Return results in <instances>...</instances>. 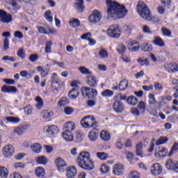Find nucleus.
<instances>
[{
    "instance_id": "obj_1",
    "label": "nucleus",
    "mask_w": 178,
    "mask_h": 178,
    "mask_svg": "<svg viewBox=\"0 0 178 178\" xmlns=\"http://www.w3.org/2000/svg\"><path fill=\"white\" fill-rule=\"evenodd\" d=\"M107 5V17L111 20H117L126 16L127 10L124 6L112 0H106Z\"/></svg>"
},
{
    "instance_id": "obj_2",
    "label": "nucleus",
    "mask_w": 178,
    "mask_h": 178,
    "mask_svg": "<svg viewBox=\"0 0 178 178\" xmlns=\"http://www.w3.org/2000/svg\"><path fill=\"white\" fill-rule=\"evenodd\" d=\"M76 163L79 168L84 169V170H92L95 168L94 161H91L90 153L88 152H82L79 154Z\"/></svg>"
},
{
    "instance_id": "obj_3",
    "label": "nucleus",
    "mask_w": 178,
    "mask_h": 178,
    "mask_svg": "<svg viewBox=\"0 0 178 178\" xmlns=\"http://www.w3.org/2000/svg\"><path fill=\"white\" fill-rule=\"evenodd\" d=\"M136 8L138 15L140 16V17L145 19V20H152L151 11H149V8H148L144 2L138 1Z\"/></svg>"
},
{
    "instance_id": "obj_4",
    "label": "nucleus",
    "mask_w": 178,
    "mask_h": 178,
    "mask_svg": "<svg viewBox=\"0 0 178 178\" xmlns=\"http://www.w3.org/2000/svg\"><path fill=\"white\" fill-rule=\"evenodd\" d=\"M81 94L83 98H95L98 95V91L95 89L90 88L89 87L83 86L81 88Z\"/></svg>"
},
{
    "instance_id": "obj_5",
    "label": "nucleus",
    "mask_w": 178,
    "mask_h": 178,
    "mask_svg": "<svg viewBox=\"0 0 178 178\" xmlns=\"http://www.w3.org/2000/svg\"><path fill=\"white\" fill-rule=\"evenodd\" d=\"M43 132L45 134H47V136L54 137L57 133H59V129H58V127L56 125H47L44 127Z\"/></svg>"
},
{
    "instance_id": "obj_6",
    "label": "nucleus",
    "mask_w": 178,
    "mask_h": 178,
    "mask_svg": "<svg viewBox=\"0 0 178 178\" xmlns=\"http://www.w3.org/2000/svg\"><path fill=\"white\" fill-rule=\"evenodd\" d=\"M107 33L113 38H119L120 37V29L118 25L111 26L108 29Z\"/></svg>"
},
{
    "instance_id": "obj_7",
    "label": "nucleus",
    "mask_w": 178,
    "mask_h": 178,
    "mask_svg": "<svg viewBox=\"0 0 178 178\" xmlns=\"http://www.w3.org/2000/svg\"><path fill=\"white\" fill-rule=\"evenodd\" d=\"M13 20L12 15L8 14V13L3 10H0V22L1 23H10Z\"/></svg>"
},
{
    "instance_id": "obj_8",
    "label": "nucleus",
    "mask_w": 178,
    "mask_h": 178,
    "mask_svg": "<svg viewBox=\"0 0 178 178\" xmlns=\"http://www.w3.org/2000/svg\"><path fill=\"white\" fill-rule=\"evenodd\" d=\"M55 164L56 166H57L58 172H60L61 173L65 172L66 166H67L66 161L60 157H58L55 160Z\"/></svg>"
},
{
    "instance_id": "obj_9",
    "label": "nucleus",
    "mask_w": 178,
    "mask_h": 178,
    "mask_svg": "<svg viewBox=\"0 0 178 178\" xmlns=\"http://www.w3.org/2000/svg\"><path fill=\"white\" fill-rule=\"evenodd\" d=\"M113 109L117 113H122L124 111V104L121 101L115 100L113 104Z\"/></svg>"
},
{
    "instance_id": "obj_10",
    "label": "nucleus",
    "mask_w": 178,
    "mask_h": 178,
    "mask_svg": "<svg viewBox=\"0 0 178 178\" xmlns=\"http://www.w3.org/2000/svg\"><path fill=\"white\" fill-rule=\"evenodd\" d=\"M101 19H102V15L98 10H95L93 13L90 14L89 16V20L92 23H98L101 22Z\"/></svg>"
},
{
    "instance_id": "obj_11",
    "label": "nucleus",
    "mask_w": 178,
    "mask_h": 178,
    "mask_svg": "<svg viewBox=\"0 0 178 178\" xmlns=\"http://www.w3.org/2000/svg\"><path fill=\"white\" fill-rule=\"evenodd\" d=\"M150 172L153 176H159L162 173V165L158 163H154L151 167Z\"/></svg>"
},
{
    "instance_id": "obj_12",
    "label": "nucleus",
    "mask_w": 178,
    "mask_h": 178,
    "mask_svg": "<svg viewBox=\"0 0 178 178\" xmlns=\"http://www.w3.org/2000/svg\"><path fill=\"white\" fill-rule=\"evenodd\" d=\"M13 154H15V148L12 145H6L3 149V154L6 158L12 156Z\"/></svg>"
},
{
    "instance_id": "obj_13",
    "label": "nucleus",
    "mask_w": 178,
    "mask_h": 178,
    "mask_svg": "<svg viewBox=\"0 0 178 178\" xmlns=\"http://www.w3.org/2000/svg\"><path fill=\"white\" fill-rule=\"evenodd\" d=\"M165 70L168 72V73H176L178 71L177 64L176 63L165 64Z\"/></svg>"
},
{
    "instance_id": "obj_14",
    "label": "nucleus",
    "mask_w": 178,
    "mask_h": 178,
    "mask_svg": "<svg viewBox=\"0 0 178 178\" xmlns=\"http://www.w3.org/2000/svg\"><path fill=\"white\" fill-rule=\"evenodd\" d=\"M98 136H99V131L97 129H93L88 133V138L90 141L94 142L98 140Z\"/></svg>"
},
{
    "instance_id": "obj_15",
    "label": "nucleus",
    "mask_w": 178,
    "mask_h": 178,
    "mask_svg": "<svg viewBox=\"0 0 178 178\" xmlns=\"http://www.w3.org/2000/svg\"><path fill=\"white\" fill-rule=\"evenodd\" d=\"M113 174L115 176H122V174L124 172V169L123 168V165L122 164H116L113 168Z\"/></svg>"
},
{
    "instance_id": "obj_16",
    "label": "nucleus",
    "mask_w": 178,
    "mask_h": 178,
    "mask_svg": "<svg viewBox=\"0 0 178 178\" xmlns=\"http://www.w3.org/2000/svg\"><path fill=\"white\" fill-rule=\"evenodd\" d=\"M2 92H17V88L16 86H10L4 85L1 88Z\"/></svg>"
},
{
    "instance_id": "obj_17",
    "label": "nucleus",
    "mask_w": 178,
    "mask_h": 178,
    "mask_svg": "<svg viewBox=\"0 0 178 178\" xmlns=\"http://www.w3.org/2000/svg\"><path fill=\"white\" fill-rule=\"evenodd\" d=\"M77 175V170L75 167H68L66 171V176L68 178H73Z\"/></svg>"
},
{
    "instance_id": "obj_18",
    "label": "nucleus",
    "mask_w": 178,
    "mask_h": 178,
    "mask_svg": "<svg viewBox=\"0 0 178 178\" xmlns=\"http://www.w3.org/2000/svg\"><path fill=\"white\" fill-rule=\"evenodd\" d=\"M74 7L78 10V12L81 13L84 10V0H76V2L74 3Z\"/></svg>"
},
{
    "instance_id": "obj_19",
    "label": "nucleus",
    "mask_w": 178,
    "mask_h": 178,
    "mask_svg": "<svg viewBox=\"0 0 178 178\" xmlns=\"http://www.w3.org/2000/svg\"><path fill=\"white\" fill-rule=\"evenodd\" d=\"M86 118H88L89 128L93 127V129H95V127H98V122L95 121V118L91 115H88Z\"/></svg>"
},
{
    "instance_id": "obj_20",
    "label": "nucleus",
    "mask_w": 178,
    "mask_h": 178,
    "mask_svg": "<svg viewBox=\"0 0 178 178\" xmlns=\"http://www.w3.org/2000/svg\"><path fill=\"white\" fill-rule=\"evenodd\" d=\"M79 94L80 92H79V88H72L69 91L68 96H69V98H70L71 99H76V98L79 97Z\"/></svg>"
},
{
    "instance_id": "obj_21",
    "label": "nucleus",
    "mask_w": 178,
    "mask_h": 178,
    "mask_svg": "<svg viewBox=\"0 0 178 178\" xmlns=\"http://www.w3.org/2000/svg\"><path fill=\"white\" fill-rule=\"evenodd\" d=\"M100 138L103 141H109L111 140V134L107 131L103 130L100 132Z\"/></svg>"
},
{
    "instance_id": "obj_22",
    "label": "nucleus",
    "mask_w": 178,
    "mask_h": 178,
    "mask_svg": "<svg viewBox=\"0 0 178 178\" xmlns=\"http://www.w3.org/2000/svg\"><path fill=\"white\" fill-rule=\"evenodd\" d=\"M63 137L65 141H73V134L72 131H64L63 133Z\"/></svg>"
},
{
    "instance_id": "obj_23",
    "label": "nucleus",
    "mask_w": 178,
    "mask_h": 178,
    "mask_svg": "<svg viewBox=\"0 0 178 178\" xmlns=\"http://www.w3.org/2000/svg\"><path fill=\"white\" fill-rule=\"evenodd\" d=\"M119 91H124V90H126V88H127V87L129 86V81L127 79H122L119 85Z\"/></svg>"
},
{
    "instance_id": "obj_24",
    "label": "nucleus",
    "mask_w": 178,
    "mask_h": 178,
    "mask_svg": "<svg viewBox=\"0 0 178 178\" xmlns=\"http://www.w3.org/2000/svg\"><path fill=\"white\" fill-rule=\"evenodd\" d=\"M87 83L90 87L95 88L97 87V79L92 76H88Z\"/></svg>"
},
{
    "instance_id": "obj_25",
    "label": "nucleus",
    "mask_w": 178,
    "mask_h": 178,
    "mask_svg": "<svg viewBox=\"0 0 178 178\" xmlns=\"http://www.w3.org/2000/svg\"><path fill=\"white\" fill-rule=\"evenodd\" d=\"M35 175L37 177L44 178V176H45V170L42 167H38L35 171Z\"/></svg>"
},
{
    "instance_id": "obj_26",
    "label": "nucleus",
    "mask_w": 178,
    "mask_h": 178,
    "mask_svg": "<svg viewBox=\"0 0 178 178\" xmlns=\"http://www.w3.org/2000/svg\"><path fill=\"white\" fill-rule=\"evenodd\" d=\"M31 149L35 154H40V152H41V149H42V147H41V145L35 143L31 145Z\"/></svg>"
},
{
    "instance_id": "obj_27",
    "label": "nucleus",
    "mask_w": 178,
    "mask_h": 178,
    "mask_svg": "<svg viewBox=\"0 0 178 178\" xmlns=\"http://www.w3.org/2000/svg\"><path fill=\"white\" fill-rule=\"evenodd\" d=\"M65 129L64 131H73L74 129H76V125L74 124V122H69L65 123L64 125Z\"/></svg>"
},
{
    "instance_id": "obj_28",
    "label": "nucleus",
    "mask_w": 178,
    "mask_h": 178,
    "mask_svg": "<svg viewBox=\"0 0 178 178\" xmlns=\"http://www.w3.org/2000/svg\"><path fill=\"white\" fill-rule=\"evenodd\" d=\"M153 43L154 44V45H157V47H160L161 48L162 47H165V42H163V40H162V38L158 36L154 38Z\"/></svg>"
},
{
    "instance_id": "obj_29",
    "label": "nucleus",
    "mask_w": 178,
    "mask_h": 178,
    "mask_svg": "<svg viewBox=\"0 0 178 178\" xmlns=\"http://www.w3.org/2000/svg\"><path fill=\"white\" fill-rule=\"evenodd\" d=\"M51 116H54V112L48 110H44L41 112V117L42 119H49Z\"/></svg>"
},
{
    "instance_id": "obj_30",
    "label": "nucleus",
    "mask_w": 178,
    "mask_h": 178,
    "mask_svg": "<svg viewBox=\"0 0 178 178\" xmlns=\"http://www.w3.org/2000/svg\"><path fill=\"white\" fill-rule=\"evenodd\" d=\"M127 102L129 105H133V106H134L138 104V99H137V97H136L135 96H130L127 98Z\"/></svg>"
},
{
    "instance_id": "obj_31",
    "label": "nucleus",
    "mask_w": 178,
    "mask_h": 178,
    "mask_svg": "<svg viewBox=\"0 0 178 178\" xmlns=\"http://www.w3.org/2000/svg\"><path fill=\"white\" fill-rule=\"evenodd\" d=\"M136 155L138 156H140V158H143V156H144V155L143 154V143H139L136 145Z\"/></svg>"
},
{
    "instance_id": "obj_32",
    "label": "nucleus",
    "mask_w": 178,
    "mask_h": 178,
    "mask_svg": "<svg viewBox=\"0 0 178 178\" xmlns=\"http://www.w3.org/2000/svg\"><path fill=\"white\" fill-rule=\"evenodd\" d=\"M140 49L143 52H151L152 51V46L148 43H143L141 44Z\"/></svg>"
},
{
    "instance_id": "obj_33",
    "label": "nucleus",
    "mask_w": 178,
    "mask_h": 178,
    "mask_svg": "<svg viewBox=\"0 0 178 178\" xmlns=\"http://www.w3.org/2000/svg\"><path fill=\"white\" fill-rule=\"evenodd\" d=\"M9 176V171L5 167H0V177L8 178Z\"/></svg>"
},
{
    "instance_id": "obj_34",
    "label": "nucleus",
    "mask_w": 178,
    "mask_h": 178,
    "mask_svg": "<svg viewBox=\"0 0 178 178\" xmlns=\"http://www.w3.org/2000/svg\"><path fill=\"white\" fill-rule=\"evenodd\" d=\"M126 51H127V48L126 47V46L123 44H120L118 45L117 47V51L118 52V54H120V55H124V52H126Z\"/></svg>"
},
{
    "instance_id": "obj_35",
    "label": "nucleus",
    "mask_w": 178,
    "mask_h": 178,
    "mask_svg": "<svg viewBox=\"0 0 178 178\" xmlns=\"http://www.w3.org/2000/svg\"><path fill=\"white\" fill-rule=\"evenodd\" d=\"M26 132V126L18 127L14 129V133H16L18 136H22Z\"/></svg>"
},
{
    "instance_id": "obj_36",
    "label": "nucleus",
    "mask_w": 178,
    "mask_h": 178,
    "mask_svg": "<svg viewBox=\"0 0 178 178\" xmlns=\"http://www.w3.org/2000/svg\"><path fill=\"white\" fill-rule=\"evenodd\" d=\"M67 104H69V99H67V97H62L57 103V105L60 106V108H62V106H65V105H67Z\"/></svg>"
},
{
    "instance_id": "obj_37",
    "label": "nucleus",
    "mask_w": 178,
    "mask_h": 178,
    "mask_svg": "<svg viewBox=\"0 0 178 178\" xmlns=\"http://www.w3.org/2000/svg\"><path fill=\"white\" fill-rule=\"evenodd\" d=\"M36 162L40 165H47V163H48V160H47V158H45V156H40L36 158Z\"/></svg>"
},
{
    "instance_id": "obj_38",
    "label": "nucleus",
    "mask_w": 178,
    "mask_h": 178,
    "mask_svg": "<svg viewBox=\"0 0 178 178\" xmlns=\"http://www.w3.org/2000/svg\"><path fill=\"white\" fill-rule=\"evenodd\" d=\"M70 26L74 28L79 27V26H80V20L78 19L72 18L70 20Z\"/></svg>"
},
{
    "instance_id": "obj_39",
    "label": "nucleus",
    "mask_w": 178,
    "mask_h": 178,
    "mask_svg": "<svg viewBox=\"0 0 178 178\" xmlns=\"http://www.w3.org/2000/svg\"><path fill=\"white\" fill-rule=\"evenodd\" d=\"M51 49H52V41L49 40L46 42L44 51H45L46 54H51Z\"/></svg>"
},
{
    "instance_id": "obj_40",
    "label": "nucleus",
    "mask_w": 178,
    "mask_h": 178,
    "mask_svg": "<svg viewBox=\"0 0 178 178\" xmlns=\"http://www.w3.org/2000/svg\"><path fill=\"white\" fill-rule=\"evenodd\" d=\"M148 98H149V105H155V104H157V101L156 99L155 98V95L152 93H149L148 95Z\"/></svg>"
},
{
    "instance_id": "obj_41",
    "label": "nucleus",
    "mask_w": 178,
    "mask_h": 178,
    "mask_svg": "<svg viewBox=\"0 0 178 178\" xmlns=\"http://www.w3.org/2000/svg\"><path fill=\"white\" fill-rule=\"evenodd\" d=\"M168 141H169V138H168V137H161L156 141V145H161L162 144H165V143H168Z\"/></svg>"
},
{
    "instance_id": "obj_42",
    "label": "nucleus",
    "mask_w": 178,
    "mask_h": 178,
    "mask_svg": "<svg viewBox=\"0 0 178 178\" xmlns=\"http://www.w3.org/2000/svg\"><path fill=\"white\" fill-rule=\"evenodd\" d=\"M113 95V91L106 89L102 92V97L109 98Z\"/></svg>"
},
{
    "instance_id": "obj_43",
    "label": "nucleus",
    "mask_w": 178,
    "mask_h": 178,
    "mask_svg": "<svg viewBox=\"0 0 178 178\" xmlns=\"http://www.w3.org/2000/svg\"><path fill=\"white\" fill-rule=\"evenodd\" d=\"M97 156L99 158V159H101L102 161H106V159H108L109 156H108V154L101 152L97 153Z\"/></svg>"
},
{
    "instance_id": "obj_44",
    "label": "nucleus",
    "mask_w": 178,
    "mask_h": 178,
    "mask_svg": "<svg viewBox=\"0 0 178 178\" xmlns=\"http://www.w3.org/2000/svg\"><path fill=\"white\" fill-rule=\"evenodd\" d=\"M177 151H178V143H175L171 148V150L168 154V156H172V155H173L175 152H177Z\"/></svg>"
},
{
    "instance_id": "obj_45",
    "label": "nucleus",
    "mask_w": 178,
    "mask_h": 178,
    "mask_svg": "<svg viewBox=\"0 0 178 178\" xmlns=\"http://www.w3.org/2000/svg\"><path fill=\"white\" fill-rule=\"evenodd\" d=\"M175 165L176 163L173 162V161L171 159H170L167 160L165 166L167 169H174Z\"/></svg>"
},
{
    "instance_id": "obj_46",
    "label": "nucleus",
    "mask_w": 178,
    "mask_h": 178,
    "mask_svg": "<svg viewBox=\"0 0 178 178\" xmlns=\"http://www.w3.org/2000/svg\"><path fill=\"white\" fill-rule=\"evenodd\" d=\"M51 12L49 10L45 11L44 13V18L46 20H47V22H49L50 23H51V22L54 20V18L52 16H51Z\"/></svg>"
},
{
    "instance_id": "obj_47",
    "label": "nucleus",
    "mask_w": 178,
    "mask_h": 178,
    "mask_svg": "<svg viewBox=\"0 0 178 178\" xmlns=\"http://www.w3.org/2000/svg\"><path fill=\"white\" fill-rule=\"evenodd\" d=\"M99 58H102V59H105L108 58V51L105 49H102L99 51Z\"/></svg>"
},
{
    "instance_id": "obj_48",
    "label": "nucleus",
    "mask_w": 178,
    "mask_h": 178,
    "mask_svg": "<svg viewBox=\"0 0 178 178\" xmlns=\"http://www.w3.org/2000/svg\"><path fill=\"white\" fill-rule=\"evenodd\" d=\"M35 101L38 103L36 104V108H38V109H41L44 106V102H42V99H41L40 97H37Z\"/></svg>"
},
{
    "instance_id": "obj_49",
    "label": "nucleus",
    "mask_w": 178,
    "mask_h": 178,
    "mask_svg": "<svg viewBox=\"0 0 178 178\" xmlns=\"http://www.w3.org/2000/svg\"><path fill=\"white\" fill-rule=\"evenodd\" d=\"M138 62L141 66H149V61L147 58H139Z\"/></svg>"
},
{
    "instance_id": "obj_50",
    "label": "nucleus",
    "mask_w": 178,
    "mask_h": 178,
    "mask_svg": "<svg viewBox=\"0 0 178 178\" xmlns=\"http://www.w3.org/2000/svg\"><path fill=\"white\" fill-rule=\"evenodd\" d=\"M81 124L83 127H85L86 129L90 128L89 124H88V120L87 116L84 117L81 120Z\"/></svg>"
},
{
    "instance_id": "obj_51",
    "label": "nucleus",
    "mask_w": 178,
    "mask_h": 178,
    "mask_svg": "<svg viewBox=\"0 0 178 178\" xmlns=\"http://www.w3.org/2000/svg\"><path fill=\"white\" fill-rule=\"evenodd\" d=\"M25 115H31L33 113V106L29 105L24 108Z\"/></svg>"
},
{
    "instance_id": "obj_52",
    "label": "nucleus",
    "mask_w": 178,
    "mask_h": 178,
    "mask_svg": "<svg viewBox=\"0 0 178 178\" xmlns=\"http://www.w3.org/2000/svg\"><path fill=\"white\" fill-rule=\"evenodd\" d=\"M100 170L101 172H102V173H108V172L111 170V168H109V165H108L107 164H103L102 165Z\"/></svg>"
},
{
    "instance_id": "obj_53",
    "label": "nucleus",
    "mask_w": 178,
    "mask_h": 178,
    "mask_svg": "<svg viewBox=\"0 0 178 178\" xmlns=\"http://www.w3.org/2000/svg\"><path fill=\"white\" fill-rule=\"evenodd\" d=\"M6 121L10 122L11 123H19V122H20L19 118L15 117H7Z\"/></svg>"
},
{
    "instance_id": "obj_54",
    "label": "nucleus",
    "mask_w": 178,
    "mask_h": 178,
    "mask_svg": "<svg viewBox=\"0 0 178 178\" xmlns=\"http://www.w3.org/2000/svg\"><path fill=\"white\" fill-rule=\"evenodd\" d=\"M161 31L163 32V34H164V35H167V37H170L172 35V31L165 27H163L161 29Z\"/></svg>"
},
{
    "instance_id": "obj_55",
    "label": "nucleus",
    "mask_w": 178,
    "mask_h": 178,
    "mask_svg": "<svg viewBox=\"0 0 178 178\" xmlns=\"http://www.w3.org/2000/svg\"><path fill=\"white\" fill-rule=\"evenodd\" d=\"M65 115H72L74 112V108L72 107H65L64 109Z\"/></svg>"
},
{
    "instance_id": "obj_56",
    "label": "nucleus",
    "mask_w": 178,
    "mask_h": 178,
    "mask_svg": "<svg viewBox=\"0 0 178 178\" xmlns=\"http://www.w3.org/2000/svg\"><path fill=\"white\" fill-rule=\"evenodd\" d=\"M3 49L4 51L9 49V39L8 38H6L3 40Z\"/></svg>"
},
{
    "instance_id": "obj_57",
    "label": "nucleus",
    "mask_w": 178,
    "mask_h": 178,
    "mask_svg": "<svg viewBox=\"0 0 178 178\" xmlns=\"http://www.w3.org/2000/svg\"><path fill=\"white\" fill-rule=\"evenodd\" d=\"M129 178H140V174L136 171H132L129 175Z\"/></svg>"
},
{
    "instance_id": "obj_58",
    "label": "nucleus",
    "mask_w": 178,
    "mask_h": 178,
    "mask_svg": "<svg viewBox=\"0 0 178 178\" xmlns=\"http://www.w3.org/2000/svg\"><path fill=\"white\" fill-rule=\"evenodd\" d=\"M154 89L156 91H162V90H163V86H162V84L159 83V82H156L154 83Z\"/></svg>"
},
{
    "instance_id": "obj_59",
    "label": "nucleus",
    "mask_w": 178,
    "mask_h": 178,
    "mask_svg": "<svg viewBox=\"0 0 178 178\" xmlns=\"http://www.w3.org/2000/svg\"><path fill=\"white\" fill-rule=\"evenodd\" d=\"M79 72H81V73H82L83 74H90V70L86 68V67H80Z\"/></svg>"
},
{
    "instance_id": "obj_60",
    "label": "nucleus",
    "mask_w": 178,
    "mask_h": 178,
    "mask_svg": "<svg viewBox=\"0 0 178 178\" xmlns=\"http://www.w3.org/2000/svg\"><path fill=\"white\" fill-rule=\"evenodd\" d=\"M2 60H9V62H16V58L13 56H5L3 57Z\"/></svg>"
},
{
    "instance_id": "obj_61",
    "label": "nucleus",
    "mask_w": 178,
    "mask_h": 178,
    "mask_svg": "<svg viewBox=\"0 0 178 178\" xmlns=\"http://www.w3.org/2000/svg\"><path fill=\"white\" fill-rule=\"evenodd\" d=\"M138 108L144 112L145 111V103L143 101H140L138 104Z\"/></svg>"
},
{
    "instance_id": "obj_62",
    "label": "nucleus",
    "mask_w": 178,
    "mask_h": 178,
    "mask_svg": "<svg viewBox=\"0 0 178 178\" xmlns=\"http://www.w3.org/2000/svg\"><path fill=\"white\" fill-rule=\"evenodd\" d=\"M29 60L31 62H35L36 60H38V54H31L29 56Z\"/></svg>"
},
{
    "instance_id": "obj_63",
    "label": "nucleus",
    "mask_w": 178,
    "mask_h": 178,
    "mask_svg": "<svg viewBox=\"0 0 178 178\" xmlns=\"http://www.w3.org/2000/svg\"><path fill=\"white\" fill-rule=\"evenodd\" d=\"M92 37V35L91 34V33H85L83 34L82 36H81V38L82 40H90L91 38Z\"/></svg>"
},
{
    "instance_id": "obj_64",
    "label": "nucleus",
    "mask_w": 178,
    "mask_h": 178,
    "mask_svg": "<svg viewBox=\"0 0 178 178\" xmlns=\"http://www.w3.org/2000/svg\"><path fill=\"white\" fill-rule=\"evenodd\" d=\"M9 178H24L22 175L17 172H13V174L10 175Z\"/></svg>"
}]
</instances>
